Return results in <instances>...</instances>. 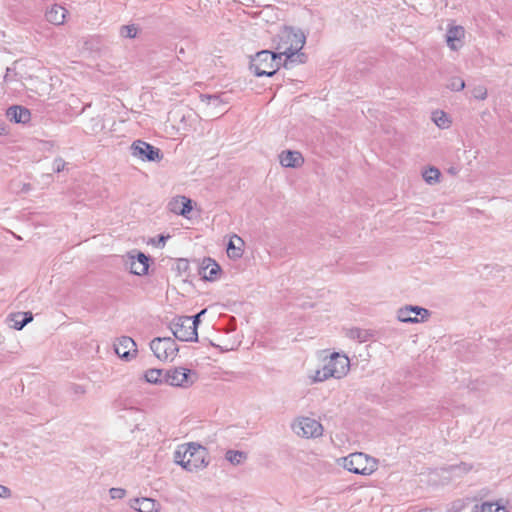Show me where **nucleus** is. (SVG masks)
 <instances>
[{"mask_svg": "<svg viewBox=\"0 0 512 512\" xmlns=\"http://www.w3.org/2000/svg\"><path fill=\"white\" fill-rule=\"evenodd\" d=\"M472 95L475 99L485 100L487 97V89L484 86L474 87L472 90Z\"/></svg>", "mask_w": 512, "mask_h": 512, "instance_id": "e433bc0d", "label": "nucleus"}, {"mask_svg": "<svg viewBox=\"0 0 512 512\" xmlns=\"http://www.w3.org/2000/svg\"><path fill=\"white\" fill-rule=\"evenodd\" d=\"M187 444H183L177 448V450L174 452V462L178 465H180L182 468L186 470V463L187 461Z\"/></svg>", "mask_w": 512, "mask_h": 512, "instance_id": "cd10ccee", "label": "nucleus"}, {"mask_svg": "<svg viewBox=\"0 0 512 512\" xmlns=\"http://www.w3.org/2000/svg\"><path fill=\"white\" fill-rule=\"evenodd\" d=\"M11 496V490L0 484V498L7 499Z\"/></svg>", "mask_w": 512, "mask_h": 512, "instance_id": "c03bdc74", "label": "nucleus"}, {"mask_svg": "<svg viewBox=\"0 0 512 512\" xmlns=\"http://www.w3.org/2000/svg\"><path fill=\"white\" fill-rule=\"evenodd\" d=\"M327 365L331 370H335L334 378L340 379L347 374L350 368V361L346 355L334 352L331 354Z\"/></svg>", "mask_w": 512, "mask_h": 512, "instance_id": "f8f14e48", "label": "nucleus"}, {"mask_svg": "<svg viewBox=\"0 0 512 512\" xmlns=\"http://www.w3.org/2000/svg\"><path fill=\"white\" fill-rule=\"evenodd\" d=\"M164 373H165V371L162 369H156V368L148 369L144 373V380L151 384L165 383Z\"/></svg>", "mask_w": 512, "mask_h": 512, "instance_id": "b1692460", "label": "nucleus"}, {"mask_svg": "<svg viewBox=\"0 0 512 512\" xmlns=\"http://www.w3.org/2000/svg\"><path fill=\"white\" fill-rule=\"evenodd\" d=\"M347 335L351 339H357L359 342H365L372 336V334L369 332V330L360 329V328L350 329Z\"/></svg>", "mask_w": 512, "mask_h": 512, "instance_id": "c85d7f7f", "label": "nucleus"}, {"mask_svg": "<svg viewBox=\"0 0 512 512\" xmlns=\"http://www.w3.org/2000/svg\"><path fill=\"white\" fill-rule=\"evenodd\" d=\"M32 320L33 315L31 312L14 313L9 317V321L11 322L10 326L16 330L23 329V327L30 323Z\"/></svg>", "mask_w": 512, "mask_h": 512, "instance_id": "4be33fe9", "label": "nucleus"}, {"mask_svg": "<svg viewBox=\"0 0 512 512\" xmlns=\"http://www.w3.org/2000/svg\"><path fill=\"white\" fill-rule=\"evenodd\" d=\"M473 502L471 498L458 499L454 501L451 505L450 512H461L464 508L470 505Z\"/></svg>", "mask_w": 512, "mask_h": 512, "instance_id": "c9c22d12", "label": "nucleus"}, {"mask_svg": "<svg viewBox=\"0 0 512 512\" xmlns=\"http://www.w3.org/2000/svg\"><path fill=\"white\" fill-rule=\"evenodd\" d=\"M342 461L345 469L359 475H371L378 468V460L363 452L351 453Z\"/></svg>", "mask_w": 512, "mask_h": 512, "instance_id": "7ed1b4c3", "label": "nucleus"}, {"mask_svg": "<svg viewBox=\"0 0 512 512\" xmlns=\"http://www.w3.org/2000/svg\"><path fill=\"white\" fill-rule=\"evenodd\" d=\"M129 411H130V412L134 411V408L130 407V408H129ZM135 413H139V411L135 409Z\"/></svg>", "mask_w": 512, "mask_h": 512, "instance_id": "864d4df0", "label": "nucleus"}, {"mask_svg": "<svg viewBox=\"0 0 512 512\" xmlns=\"http://www.w3.org/2000/svg\"><path fill=\"white\" fill-rule=\"evenodd\" d=\"M6 134V125L3 121L0 120V135Z\"/></svg>", "mask_w": 512, "mask_h": 512, "instance_id": "09e8293b", "label": "nucleus"}, {"mask_svg": "<svg viewBox=\"0 0 512 512\" xmlns=\"http://www.w3.org/2000/svg\"><path fill=\"white\" fill-rule=\"evenodd\" d=\"M243 245L244 241L237 235H234L230 238L227 244V255L231 259H239L243 255Z\"/></svg>", "mask_w": 512, "mask_h": 512, "instance_id": "aec40b11", "label": "nucleus"}, {"mask_svg": "<svg viewBox=\"0 0 512 512\" xmlns=\"http://www.w3.org/2000/svg\"><path fill=\"white\" fill-rule=\"evenodd\" d=\"M472 512H507L505 507L497 502L475 504Z\"/></svg>", "mask_w": 512, "mask_h": 512, "instance_id": "a878e982", "label": "nucleus"}, {"mask_svg": "<svg viewBox=\"0 0 512 512\" xmlns=\"http://www.w3.org/2000/svg\"><path fill=\"white\" fill-rule=\"evenodd\" d=\"M169 236L165 237L163 235H159V243H162V244H165V241L166 239L168 238Z\"/></svg>", "mask_w": 512, "mask_h": 512, "instance_id": "603ef678", "label": "nucleus"}, {"mask_svg": "<svg viewBox=\"0 0 512 512\" xmlns=\"http://www.w3.org/2000/svg\"><path fill=\"white\" fill-rule=\"evenodd\" d=\"M130 344H132L133 347H136L135 341L130 337L129 338ZM137 354V348H134L133 353L130 352V358L135 357Z\"/></svg>", "mask_w": 512, "mask_h": 512, "instance_id": "de8ad7c7", "label": "nucleus"}, {"mask_svg": "<svg viewBox=\"0 0 512 512\" xmlns=\"http://www.w3.org/2000/svg\"><path fill=\"white\" fill-rule=\"evenodd\" d=\"M187 450V461H185L187 471L193 472L208 465V451L204 446L190 442L187 443Z\"/></svg>", "mask_w": 512, "mask_h": 512, "instance_id": "0eeeda50", "label": "nucleus"}, {"mask_svg": "<svg viewBox=\"0 0 512 512\" xmlns=\"http://www.w3.org/2000/svg\"><path fill=\"white\" fill-rule=\"evenodd\" d=\"M109 495L113 500L123 499L126 496V490L122 488H111L109 490Z\"/></svg>", "mask_w": 512, "mask_h": 512, "instance_id": "4c0bfd02", "label": "nucleus"}, {"mask_svg": "<svg viewBox=\"0 0 512 512\" xmlns=\"http://www.w3.org/2000/svg\"><path fill=\"white\" fill-rule=\"evenodd\" d=\"M322 372V379H328L330 377L334 378L335 370H331L330 367L327 365V363L320 369Z\"/></svg>", "mask_w": 512, "mask_h": 512, "instance_id": "37998d69", "label": "nucleus"}, {"mask_svg": "<svg viewBox=\"0 0 512 512\" xmlns=\"http://www.w3.org/2000/svg\"><path fill=\"white\" fill-rule=\"evenodd\" d=\"M130 512H156L157 503L152 498H135L130 500Z\"/></svg>", "mask_w": 512, "mask_h": 512, "instance_id": "a211bd4d", "label": "nucleus"}, {"mask_svg": "<svg viewBox=\"0 0 512 512\" xmlns=\"http://www.w3.org/2000/svg\"><path fill=\"white\" fill-rule=\"evenodd\" d=\"M292 429L298 436L306 438L321 436L323 432L321 423L309 417L299 418L292 424Z\"/></svg>", "mask_w": 512, "mask_h": 512, "instance_id": "1a4fd4ad", "label": "nucleus"}, {"mask_svg": "<svg viewBox=\"0 0 512 512\" xmlns=\"http://www.w3.org/2000/svg\"><path fill=\"white\" fill-rule=\"evenodd\" d=\"M19 64L15 62L12 67H8L4 76V82L9 84L18 81Z\"/></svg>", "mask_w": 512, "mask_h": 512, "instance_id": "473e14b6", "label": "nucleus"}, {"mask_svg": "<svg viewBox=\"0 0 512 512\" xmlns=\"http://www.w3.org/2000/svg\"><path fill=\"white\" fill-rule=\"evenodd\" d=\"M177 271L182 274L186 273L189 270V261L187 259H178L176 263Z\"/></svg>", "mask_w": 512, "mask_h": 512, "instance_id": "ea45409f", "label": "nucleus"}, {"mask_svg": "<svg viewBox=\"0 0 512 512\" xmlns=\"http://www.w3.org/2000/svg\"><path fill=\"white\" fill-rule=\"evenodd\" d=\"M200 97L203 102L206 101L208 105H211L213 107H218L222 104L228 103V97L226 93L213 95L202 94Z\"/></svg>", "mask_w": 512, "mask_h": 512, "instance_id": "393cba45", "label": "nucleus"}, {"mask_svg": "<svg viewBox=\"0 0 512 512\" xmlns=\"http://www.w3.org/2000/svg\"><path fill=\"white\" fill-rule=\"evenodd\" d=\"M472 469V466L461 462L457 465H450L447 468H445V471L452 473L454 476H461L463 474L468 473Z\"/></svg>", "mask_w": 512, "mask_h": 512, "instance_id": "c756f323", "label": "nucleus"}, {"mask_svg": "<svg viewBox=\"0 0 512 512\" xmlns=\"http://www.w3.org/2000/svg\"><path fill=\"white\" fill-rule=\"evenodd\" d=\"M280 164L286 168H298L304 163V158L299 151L285 150L279 155Z\"/></svg>", "mask_w": 512, "mask_h": 512, "instance_id": "2eb2a0df", "label": "nucleus"}, {"mask_svg": "<svg viewBox=\"0 0 512 512\" xmlns=\"http://www.w3.org/2000/svg\"><path fill=\"white\" fill-rule=\"evenodd\" d=\"M302 49H293L288 54H284L285 58L283 59V67L286 69H291L294 63L304 64L307 61V56L305 53L301 52Z\"/></svg>", "mask_w": 512, "mask_h": 512, "instance_id": "412c9836", "label": "nucleus"}, {"mask_svg": "<svg viewBox=\"0 0 512 512\" xmlns=\"http://www.w3.org/2000/svg\"><path fill=\"white\" fill-rule=\"evenodd\" d=\"M441 173L436 167H429L423 172V179L430 185H433L439 181Z\"/></svg>", "mask_w": 512, "mask_h": 512, "instance_id": "7c9ffc66", "label": "nucleus"}, {"mask_svg": "<svg viewBox=\"0 0 512 512\" xmlns=\"http://www.w3.org/2000/svg\"><path fill=\"white\" fill-rule=\"evenodd\" d=\"M446 87L451 91H461L465 88V82L460 77H451Z\"/></svg>", "mask_w": 512, "mask_h": 512, "instance_id": "f704fd0d", "label": "nucleus"}, {"mask_svg": "<svg viewBox=\"0 0 512 512\" xmlns=\"http://www.w3.org/2000/svg\"><path fill=\"white\" fill-rule=\"evenodd\" d=\"M465 30L460 25H452L446 32V43L452 50H457L462 45V39L464 38Z\"/></svg>", "mask_w": 512, "mask_h": 512, "instance_id": "dca6fc26", "label": "nucleus"}, {"mask_svg": "<svg viewBox=\"0 0 512 512\" xmlns=\"http://www.w3.org/2000/svg\"><path fill=\"white\" fill-rule=\"evenodd\" d=\"M23 85L39 96L48 95L51 90V85L40 77H30L27 79V83H23Z\"/></svg>", "mask_w": 512, "mask_h": 512, "instance_id": "f3484780", "label": "nucleus"}, {"mask_svg": "<svg viewBox=\"0 0 512 512\" xmlns=\"http://www.w3.org/2000/svg\"><path fill=\"white\" fill-rule=\"evenodd\" d=\"M154 263L151 256L134 249L130 251V274L143 276L149 273V267Z\"/></svg>", "mask_w": 512, "mask_h": 512, "instance_id": "9b49d317", "label": "nucleus"}, {"mask_svg": "<svg viewBox=\"0 0 512 512\" xmlns=\"http://www.w3.org/2000/svg\"><path fill=\"white\" fill-rule=\"evenodd\" d=\"M433 121L439 128H447L450 124L447 114L443 111L434 112Z\"/></svg>", "mask_w": 512, "mask_h": 512, "instance_id": "2f4dec72", "label": "nucleus"}, {"mask_svg": "<svg viewBox=\"0 0 512 512\" xmlns=\"http://www.w3.org/2000/svg\"><path fill=\"white\" fill-rule=\"evenodd\" d=\"M68 10L60 4H52L45 10V19L52 25L61 26L66 22Z\"/></svg>", "mask_w": 512, "mask_h": 512, "instance_id": "ddd939ff", "label": "nucleus"}, {"mask_svg": "<svg viewBox=\"0 0 512 512\" xmlns=\"http://www.w3.org/2000/svg\"><path fill=\"white\" fill-rule=\"evenodd\" d=\"M430 311L426 308L414 305H406L398 309L397 319L404 323H419L428 320Z\"/></svg>", "mask_w": 512, "mask_h": 512, "instance_id": "9d476101", "label": "nucleus"}, {"mask_svg": "<svg viewBox=\"0 0 512 512\" xmlns=\"http://www.w3.org/2000/svg\"><path fill=\"white\" fill-rule=\"evenodd\" d=\"M225 459L232 465H240L247 459V453L239 450H228Z\"/></svg>", "mask_w": 512, "mask_h": 512, "instance_id": "bb28decb", "label": "nucleus"}, {"mask_svg": "<svg viewBox=\"0 0 512 512\" xmlns=\"http://www.w3.org/2000/svg\"><path fill=\"white\" fill-rule=\"evenodd\" d=\"M283 66V57L276 51L262 50L250 56V71L257 77H271Z\"/></svg>", "mask_w": 512, "mask_h": 512, "instance_id": "f257e3e1", "label": "nucleus"}, {"mask_svg": "<svg viewBox=\"0 0 512 512\" xmlns=\"http://www.w3.org/2000/svg\"><path fill=\"white\" fill-rule=\"evenodd\" d=\"M121 35H122L123 37H128V26H123V27L121 28Z\"/></svg>", "mask_w": 512, "mask_h": 512, "instance_id": "8fccbe9b", "label": "nucleus"}, {"mask_svg": "<svg viewBox=\"0 0 512 512\" xmlns=\"http://www.w3.org/2000/svg\"><path fill=\"white\" fill-rule=\"evenodd\" d=\"M70 391L76 398H80L86 393L85 387L80 384H73L70 387Z\"/></svg>", "mask_w": 512, "mask_h": 512, "instance_id": "58836bf2", "label": "nucleus"}, {"mask_svg": "<svg viewBox=\"0 0 512 512\" xmlns=\"http://www.w3.org/2000/svg\"><path fill=\"white\" fill-rule=\"evenodd\" d=\"M171 205V211L182 216H187L192 211V200L185 196H181L180 200H176Z\"/></svg>", "mask_w": 512, "mask_h": 512, "instance_id": "5701e85b", "label": "nucleus"}, {"mask_svg": "<svg viewBox=\"0 0 512 512\" xmlns=\"http://www.w3.org/2000/svg\"><path fill=\"white\" fill-rule=\"evenodd\" d=\"M138 34V28L133 25V24H130V39L132 38H135Z\"/></svg>", "mask_w": 512, "mask_h": 512, "instance_id": "49530a36", "label": "nucleus"}, {"mask_svg": "<svg viewBox=\"0 0 512 512\" xmlns=\"http://www.w3.org/2000/svg\"><path fill=\"white\" fill-rule=\"evenodd\" d=\"M66 166V162L62 159V158H56L54 161H53V170L55 172H61L64 170Z\"/></svg>", "mask_w": 512, "mask_h": 512, "instance_id": "79ce46f5", "label": "nucleus"}, {"mask_svg": "<svg viewBox=\"0 0 512 512\" xmlns=\"http://www.w3.org/2000/svg\"><path fill=\"white\" fill-rule=\"evenodd\" d=\"M150 349L159 360L173 359L179 347L171 337H156L150 342Z\"/></svg>", "mask_w": 512, "mask_h": 512, "instance_id": "6e6552de", "label": "nucleus"}, {"mask_svg": "<svg viewBox=\"0 0 512 512\" xmlns=\"http://www.w3.org/2000/svg\"><path fill=\"white\" fill-rule=\"evenodd\" d=\"M206 313V309L201 310L199 313H197L194 316H186V318L190 319L192 321V327H195L196 330L198 329V326L201 322L200 318L202 315Z\"/></svg>", "mask_w": 512, "mask_h": 512, "instance_id": "a19ab883", "label": "nucleus"}, {"mask_svg": "<svg viewBox=\"0 0 512 512\" xmlns=\"http://www.w3.org/2000/svg\"><path fill=\"white\" fill-rule=\"evenodd\" d=\"M276 51L283 57L293 49H302L306 43L304 32L292 26H284L274 39Z\"/></svg>", "mask_w": 512, "mask_h": 512, "instance_id": "f03ea898", "label": "nucleus"}, {"mask_svg": "<svg viewBox=\"0 0 512 512\" xmlns=\"http://www.w3.org/2000/svg\"><path fill=\"white\" fill-rule=\"evenodd\" d=\"M7 117L10 121H14L15 123H27L31 119L30 111L22 106H12L7 109L6 112Z\"/></svg>", "mask_w": 512, "mask_h": 512, "instance_id": "6ab92c4d", "label": "nucleus"}, {"mask_svg": "<svg viewBox=\"0 0 512 512\" xmlns=\"http://www.w3.org/2000/svg\"><path fill=\"white\" fill-rule=\"evenodd\" d=\"M169 328L172 331L174 337L179 341H198V332H196L195 327H192V321L186 318V316L175 317L169 324Z\"/></svg>", "mask_w": 512, "mask_h": 512, "instance_id": "20e7f679", "label": "nucleus"}, {"mask_svg": "<svg viewBox=\"0 0 512 512\" xmlns=\"http://www.w3.org/2000/svg\"><path fill=\"white\" fill-rule=\"evenodd\" d=\"M196 378V372L184 367L169 369L164 373L165 384L175 387L188 388L193 385Z\"/></svg>", "mask_w": 512, "mask_h": 512, "instance_id": "423d86ee", "label": "nucleus"}, {"mask_svg": "<svg viewBox=\"0 0 512 512\" xmlns=\"http://www.w3.org/2000/svg\"><path fill=\"white\" fill-rule=\"evenodd\" d=\"M220 272V265L210 257L204 258L201 266L199 267V274L204 280L208 281H214Z\"/></svg>", "mask_w": 512, "mask_h": 512, "instance_id": "4468645a", "label": "nucleus"}, {"mask_svg": "<svg viewBox=\"0 0 512 512\" xmlns=\"http://www.w3.org/2000/svg\"><path fill=\"white\" fill-rule=\"evenodd\" d=\"M144 431V429H140V424L135 425V429H133L131 432L135 434L136 432Z\"/></svg>", "mask_w": 512, "mask_h": 512, "instance_id": "3c124183", "label": "nucleus"}, {"mask_svg": "<svg viewBox=\"0 0 512 512\" xmlns=\"http://www.w3.org/2000/svg\"><path fill=\"white\" fill-rule=\"evenodd\" d=\"M130 151L133 157L143 162H160L163 159V153L159 148L140 139L130 145Z\"/></svg>", "mask_w": 512, "mask_h": 512, "instance_id": "39448f33", "label": "nucleus"}, {"mask_svg": "<svg viewBox=\"0 0 512 512\" xmlns=\"http://www.w3.org/2000/svg\"><path fill=\"white\" fill-rule=\"evenodd\" d=\"M126 337H121L117 343L114 344L115 353L122 359H128L127 346L124 344Z\"/></svg>", "mask_w": 512, "mask_h": 512, "instance_id": "72a5a7b5", "label": "nucleus"}, {"mask_svg": "<svg viewBox=\"0 0 512 512\" xmlns=\"http://www.w3.org/2000/svg\"><path fill=\"white\" fill-rule=\"evenodd\" d=\"M313 382H322L325 379H322V372L321 370H317L312 378Z\"/></svg>", "mask_w": 512, "mask_h": 512, "instance_id": "a18cd8bd", "label": "nucleus"}]
</instances>
